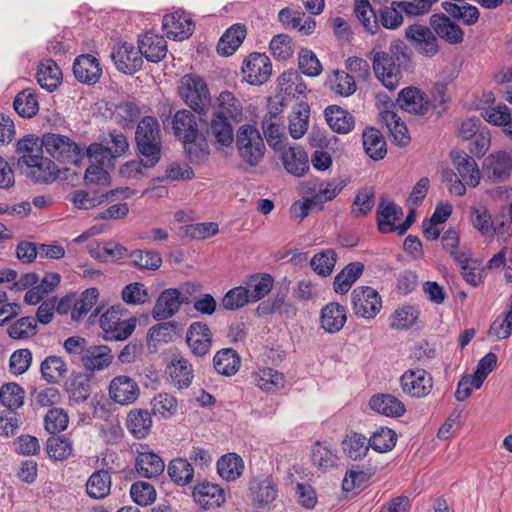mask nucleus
Masks as SVG:
<instances>
[{"label":"nucleus","mask_w":512,"mask_h":512,"mask_svg":"<svg viewBox=\"0 0 512 512\" xmlns=\"http://www.w3.org/2000/svg\"><path fill=\"white\" fill-rule=\"evenodd\" d=\"M430 25L436 36L450 45L461 44L464 40L463 29L446 14H433Z\"/></svg>","instance_id":"nucleus-17"},{"label":"nucleus","mask_w":512,"mask_h":512,"mask_svg":"<svg viewBox=\"0 0 512 512\" xmlns=\"http://www.w3.org/2000/svg\"><path fill=\"white\" fill-rule=\"evenodd\" d=\"M16 152L20 155L18 167L35 183L50 184L59 176L60 170L55 162L43 156L37 136L29 134L20 139Z\"/></svg>","instance_id":"nucleus-2"},{"label":"nucleus","mask_w":512,"mask_h":512,"mask_svg":"<svg viewBox=\"0 0 512 512\" xmlns=\"http://www.w3.org/2000/svg\"><path fill=\"white\" fill-rule=\"evenodd\" d=\"M271 72V61L264 53H251L242 66L244 79L251 85H261L267 82Z\"/></svg>","instance_id":"nucleus-12"},{"label":"nucleus","mask_w":512,"mask_h":512,"mask_svg":"<svg viewBox=\"0 0 512 512\" xmlns=\"http://www.w3.org/2000/svg\"><path fill=\"white\" fill-rule=\"evenodd\" d=\"M286 171L294 176H303L309 169L308 155L301 146H283L278 151Z\"/></svg>","instance_id":"nucleus-25"},{"label":"nucleus","mask_w":512,"mask_h":512,"mask_svg":"<svg viewBox=\"0 0 512 512\" xmlns=\"http://www.w3.org/2000/svg\"><path fill=\"white\" fill-rule=\"evenodd\" d=\"M100 327L107 340L121 341L127 339L135 330L136 319H122L119 308L111 307L100 317Z\"/></svg>","instance_id":"nucleus-9"},{"label":"nucleus","mask_w":512,"mask_h":512,"mask_svg":"<svg viewBox=\"0 0 512 512\" xmlns=\"http://www.w3.org/2000/svg\"><path fill=\"white\" fill-rule=\"evenodd\" d=\"M451 159L458 175L470 187H477L480 183L481 173L473 157L464 151H452Z\"/></svg>","instance_id":"nucleus-22"},{"label":"nucleus","mask_w":512,"mask_h":512,"mask_svg":"<svg viewBox=\"0 0 512 512\" xmlns=\"http://www.w3.org/2000/svg\"><path fill=\"white\" fill-rule=\"evenodd\" d=\"M362 138L364 150L371 159L378 161L386 156V141L380 131L367 128L364 130Z\"/></svg>","instance_id":"nucleus-47"},{"label":"nucleus","mask_w":512,"mask_h":512,"mask_svg":"<svg viewBox=\"0 0 512 512\" xmlns=\"http://www.w3.org/2000/svg\"><path fill=\"white\" fill-rule=\"evenodd\" d=\"M235 145L241 160L250 167H256L265 156L264 140L257 128L250 124L239 127Z\"/></svg>","instance_id":"nucleus-6"},{"label":"nucleus","mask_w":512,"mask_h":512,"mask_svg":"<svg viewBox=\"0 0 512 512\" xmlns=\"http://www.w3.org/2000/svg\"><path fill=\"white\" fill-rule=\"evenodd\" d=\"M138 48L141 56L148 61L157 63L167 53V43L163 36L147 32L138 40Z\"/></svg>","instance_id":"nucleus-32"},{"label":"nucleus","mask_w":512,"mask_h":512,"mask_svg":"<svg viewBox=\"0 0 512 512\" xmlns=\"http://www.w3.org/2000/svg\"><path fill=\"white\" fill-rule=\"evenodd\" d=\"M170 382L178 389H184L191 385L193 380V368L184 357L174 356L166 368Z\"/></svg>","instance_id":"nucleus-28"},{"label":"nucleus","mask_w":512,"mask_h":512,"mask_svg":"<svg viewBox=\"0 0 512 512\" xmlns=\"http://www.w3.org/2000/svg\"><path fill=\"white\" fill-rule=\"evenodd\" d=\"M170 478L178 485H186L192 482L194 470L190 462L183 458L173 459L168 465Z\"/></svg>","instance_id":"nucleus-61"},{"label":"nucleus","mask_w":512,"mask_h":512,"mask_svg":"<svg viewBox=\"0 0 512 512\" xmlns=\"http://www.w3.org/2000/svg\"><path fill=\"white\" fill-rule=\"evenodd\" d=\"M139 392L138 384L126 375L114 377L109 385L110 398L120 405H129L135 402Z\"/></svg>","instance_id":"nucleus-18"},{"label":"nucleus","mask_w":512,"mask_h":512,"mask_svg":"<svg viewBox=\"0 0 512 512\" xmlns=\"http://www.w3.org/2000/svg\"><path fill=\"white\" fill-rule=\"evenodd\" d=\"M46 450L50 458L63 461L72 455L73 446L65 436L54 435L48 438Z\"/></svg>","instance_id":"nucleus-62"},{"label":"nucleus","mask_w":512,"mask_h":512,"mask_svg":"<svg viewBox=\"0 0 512 512\" xmlns=\"http://www.w3.org/2000/svg\"><path fill=\"white\" fill-rule=\"evenodd\" d=\"M111 58L120 72L130 75L139 71L143 64V58L139 48L127 42L114 47Z\"/></svg>","instance_id":"nucleus-14"},{"label":"nucleus","mask_w":512,"mask_h":512,"mask_svg":"<svg viewBox=\"0 0 512 512\" xmlns=\"http://www.w3.org/2000/svg\"><path fill=\"white\" fill-rule=\"evenodd\" d=\"M369 448V440L361 433L350 432L342 440L343 453L354 461L363 459Z\"/></svg>","instance_id":"nucleus-45"},{"label":"nucleus","mask_w":512,"mask_h":512,"mask_svg":"<svg viewBox=\"0 0 512 512\" xmlns=\"http://www.w3.org/2000/svg\"><path fill=\"white\" fill-rule=\"evenodd\" d=\"M512 335V296L504 311L491 323L487 336L493 341L508 339Z\"/></svg>","instance_id":"nucleus-38"},{"label":"nucleus","mask_w":512,"mask_h":512,"mask_svg":"<svg viewBox=\"0 0 512 512\" xmlns=\"http://www.w3.org/2000/svg\"><path fill=\"white\" fill-rule=\"evenodd\" d=\"M188 303V298H181V292L178 289H165L155 303L152 316L157 321L169 319L179 311L181 304Z\"/></svg>","instance_id":"nucleus-16"},{"label":"nucleus","mask_w":512,"mask_h":512,"mask_svg":"<svg viewBox=\"0 0 512 512\" xmlns=\"http://www.w3.org/2000/svg\"><path fill=\"white\" fill-rule=\"evenodd\" d=\"M174 136L184 144L192 163L206 160L210 154L207 137L200 131L196 116L187 109L178 110L172 118Z\"/></svg>","instance_id":"nucleus-3"},{"label":"nucleus","mask_w":512,"mask_h":512,"mask_svg":"<svg viewBox=\"0 0 512 512\" xmlns=\"http://www.w3.org/2000/svg\"><path fill=\"white\" fill-rule=\"evenodd\" d=\"M403 215V209L395 203L381 196L377 208V226L381 233H391L392 225Z\"/></svg>","instance_id":"nucleus-35"},{"label":"nucleus","mask_w":512,"mask_h":512,"mask_svg":"<svg viewBox=\"0 0 512 512\" xmlns=\"http://www.w3.org/2000/svg\"><path fill=\"white\" fill-rule=\"evenodd\" d=\"M212 113L237 123L242 120L243 107L239 99L232 92L226 90L217 97Z\"/></svg>","instance_id":"nucleus-29"},{"label":"nucleus","mask_w":512,"mask_h":512,"mask_svg":"<svg viewBox=\"0 0 512 512\" xmlns=\"http://www.w3.org/2000/svg\"><path fill=\"white\" fill-rule=\"evenodd\" d=\"M36 78L42 88L52 92L60 85L62 72L54 60L47 59L38 65Z\"/></svg>","instance_id":"nucleus-41"},{"label":"nucleus","mask_w":512,"mask_h":512,"mask_svg":"<svg viewBox=\"0 0 512 512\" xmlns=\"http://www.w3.org/2000/svg\"><path fill=\"white\" fill-rule=\"evenodd\" d=\"M98 297L99 292L96 288L83 291L77 299H73L71 318L76 321L82 319L96 304Z\"/></svg>","instance_id":"nucleus-58"},{"label":"nucleus","mask_w":512,"mask_h":512,"mask_svg":"<svg viewBox=\"0 0 512 512\" xmlns=\"http://www.w3.org/2000/svg\"><path fill=\"white\" fill-rule=\"evenodd\" d=\"M255 384L265 391H275L284 386V375L272 368H259L253 374Z\"/></svg>","instance_id":"nucleus-54"},{"label":"nucleus","mask_w":512,"mask_h":512,"mask_svg":"<svg viewBox=\"0 0 512 512\" xmlns=\"http://www.w3.org/2000/svg\"><path fill=\"white\" fill-rule=\"evenodd\" d=\"M370 54L375 76L389 90L396 89L403 73L413 68L411 53L400 40L393 41L386 51L381 50V44L377 41Z\"/></svg>","instance_id":"nucleus-1"},{"label":"nucleus","mask_w":512,"mask_h":512,"mask_svg":"<svg viewBox=\"0 0 512 512\" xmlns=\"http://www.w3.org/2000/svg\"><path fill=\"white\" fill-rule=\"evenodd\" d=\"M42 377L49 383H58L67 373L63 359L56 355L46 357L41 363Z\"/></svg>","instance_id":"nucleus-56"},{"label":"nucleus","mask_w":512,"mask_h":512,"mask_svg":"<svg viewBox=\"0 0 512 512\" xmlns=\"http://www.w3.org/2000/svg\"><path fill=\"white\" fill-rule=\"evenodd\" d=\"M253 502L266 507L278 496V485L272 477L254 478L249 485Z\"/></svg>","instance_id":"nucleus-26"},{"label":"nucleus","mask_w":512,"mask_h":512,"mask_svg":"<svg viewBox=\"0 0 512 512\" xmlns=\"http://www.w3.org/2000/svg\"><path fill=\"white\" fill-rule=\"evenodd\" d=\"M262 130L269 146L278 152L283 149L286 137L283 132L282 124L276 114L269 112L262 120Z\"/></svg>","instance_id":"nucleus-40"},{"label":"nucleus","mask_w":512,"mask_h":512,"mask_svg":"<svg viewBox=\"0 0 512 512\" xmlns=\"http://www.w3.org/2000/svg\"><path fill=\"white\" fill-rule=\"evenodd\" d=\"M441 6L450 18L461 21L467 26L476 24L480 17L478 8L467 2L454 3L445 1Z\"/></svg>","instance_id":"nucleus-37"},{"label":"nucleus","mask_w":512,"mask_h":512,"mask_svg":"<svg viewBox=\"0 0 512 512\" xmlns=\"http://www.w3.org/2000/svg\"><path fill=\"white\" fill-rule=\"evenodd\" d=\"M324 113L326 121L333 131L346 134L353 129L354 117L347 110L337 105H330Z\"/></svg>","instance_id":"nucleus-43"},{"label":"nucleus","mask_w":512,"mask_h":512,"mask_svg":"<svg viewBox=\"0 0 512 512\" xmlns=\"http://www.w3.org/2000/svg\"><path fill=\"white\" fill-rule=\"evenodd\" d=\"M380 117L388 128L393 142L400 146L408 145L410 142L408 129L397 113L392 110H385L380 113Z\"/></svg>","instance_id":"nucleus-44"},{"label":"nucleus","mask_w":512,"mask_h":512,"mask_svg":"<svg viewBox=\"0 0 512 512\" xmlns=\"http://www.w3.org/2000/svg\"><path fill=\"white\" fill-rule=\"evenodd\" d=\"M396 2L392 1L391 6L379 7L376 12L369 0H355L354 12L365 31L370 34H375L380 25L386 29L394 30L402 24V12H404L395 4Z\"/></svg>","instance_id":"nucleus-4"},{"label":"nucleus","mask_w":512,"mask_h":512,"mask_svg":"<svg viewBox=\"0 0 512 512\" xmlns=\"http://www.w3.org/2000/svg\"><path fill=\"white\" fill-rule=\"evenodd\" d=\"M15 111L24 118H31L39 111V103L36 93L32 89L20 91L13 102Z\"/></svg>","instance_id":"nucleus-53"},{"label":"nucleus","mask_w":512,"mask_h":512,"mask_svg":"<svg viewBox=\"0 0 512 512\" xmlns=\"http://www.w3.org/2000/svg\"><path fill=\"white\" fill-rule=\"evenodd\" d=\"M351 306L357 317L374 319L382 308V299L372 287H356L351 293Z\"/></svg>","instance_id":"nucleus-10"},{"label":"nucleus","mask_w":512,"mask_h":512,"mask_svg":"<svg viewBox=\"0 0 512 512\" xmlns=\"http://www.w3.org/2000/svg\"><path fill=\"white\" fill-rule=\"evenodd\" d=\"M483 170L490 180L505 181L512 172V157L505 151L493 153L485 158Z\"/></svg>","instance_id":"nucleus-19"},{"label":"nucleus","mask_w":512,"mask_h":512,"mask_svg":"<svg viewBox=\"0 0 512 512\" xmlns=\"http://www.w3.org/2000/svg\"><path fill=\"white\" fill-rule=\"evenodd\" d=\"M235 122L224 119L220 115L211 114L206 134L212 137L217 148L229 147L234 142Z\"/></svg>","instance_id":"nucleus-23"},{"label":"nucleus","mask_w":512,"mask_h":512,"mask_svg":"<svg viewBox=\"0 0 512 512\" xmlns=\"http://www.w3.org/2000/svg\"><path fill=\"white\" fill-rule=\"evenodd\" d=\"M67 393L76 403L85 402L91 394V381L84 374L73 376L67 384Z\"/></svg>","instance_id":"nucleus-59"},{"label":"nucleus","mask_w":512,"mask_h":512,"mask_svg":"<svg viewBox=\"0 0 512 512\" xmlns=\"http://www.w3.org/2000/svg\"><path fill=\"white\" fill-rule=\"evenodd\" d=\"M135 468L141 477L156 478L163 473L165 464L158 454L142 447L135 459Z\"/></svg>","instance_id":"nucleus-27"},{"label":"nucleus","mask_w":512,"mask_h":512,"mask_svg":"<svg viewBox=\"0 0 512 512\" xmlns=\"http://www.w3.org/2000/svg\"><path fill=\"white\" fill-rule=\"evenodd\" d=\"M243 469V460L235 453L223 455L217 462L219 476L227 481L238 479L242 475Z\"/></svg>","instance_id":"nucleus-48"},{"label":"nucleus","mask_w":512,"mask_h":512,"mask_svg":"<svg viewBox=\"0 0 512 512\" xmlns=\"http://www.w3.org/2000/svg\"><path fill=\"white\" fill-rule=\"evenodd\" d=\"M221 303L224 309L236 311L252 303V300L247 287L237 286L226 292Z\"/></svg>","instance_id":"nucleus-64"},{"label":"nucleus","mask_w":512,"mask_h":512,"mask_svg":"<svg viewBox=\"0 0 512 512\" xmlns=\"http://www.w3.org/2000/svg\"><path fill=\"white\" fill-rule=\"evenodd\" d=\"M364 265L361 262L348 264L334 279V291L338 294H345L353 283L362 275Z\"/></svg>","instance_id":"nucleus-49"},{"label":"nucleus","mask_w":512,"mask_h":512,"mask_svg":"<svg viewBox=\"0 0 512 512\" xmlns=\"http://www.w3.org/2000/svg\"><path fill=\"white\" fill-rule=\"evenodd\" d=\"M138 156L148 159V165H157L162 154V138L158 120L153 116L143 117L135 131Z\"/></svg>","instance_id":"nucleus-5"},{"label":"nucleus","mask_w":512,"mask_h":512,"mask_svg":"<svg viewBox=\"0 0 512 512\" xmlns=\"http://www.w3.org/2000/svg\"><path fill=\"white\" fill-rule=\"evenodd\" d=\"M337 453L327 443L317 442L312 450V461L319 468L327 470L337 465Z\"/></svg>","instance_id":"nucleus-63"},{"label":"nucleus","mask_w":512,"mask_h":512,"mask_svg":"<svg viewBox=\"0 0 512 512\" xmlns=\"http://www.w3.org/2000/svg\"><path fill=\"white\" fill-rule=\"evenodd\" d=\"M162 27L168 38L184 40L191 36L193 22L184 11H176L163 17Z\"/></svg>","instance_id":"nucleus-20"},{"label":"nucleus","mask_w":512,"mask_h":512,"mask_svg":"<svg viewBox=\"0 0 512 512\" xmlns=\"http://www.w3.org/2000/svg\"><path fill=\"white\" fill-rule=\"evenodd\" d=\"M126 426L135 438H145L150 433L152 427L150 413L143 409L131 410L127 415Z\"/></svg>","instance_id":"nucleus-46"},{"label":"nucleus","mask_w":512,"mask_h":512,"mask_svg":"<svg viewBox=\"0 0 512 512\" xmlns=\"http://www.w3.org/2000/svg\"><path fill=\"white\" fill-rule=\"evenodd\" d=\"M405 37L421 55L432 58L439 52L438 39L431 27L413 24L406 28Z\"/></svg>","instance_id":"nucleus-11"},{"label":"nucleus","mask_w":512,"mask_h":512,"mask_svg":"<svg viewBox=\"0 0 512 512\" xmlns=\"http://www.w3.org/2000/svg\"><path fill=\"white\" fill-rule=\"evenodd\" d=\"M111 489V476L106 470H98L92 473L86 483L87 494L94 499H103Z\"/></svg>","instance_id":"nucleus-52"},{"label":"nucleus","mask_w":512,"mask_h":512,"mask_svg":"<svg viewBox=\"0 0 512 512\" xmlns=\"http://www.w3.org/2000/svg\"><path fill=\"white\" fill-rule=\"evenodd\" d=\"M419 314L418 308L413 305L399 307L391 315L390 326L393 329L407 330L416 324Z\"/></svg>","instance_id":"nucleus-60"},{"label":"nucleus","mask_w":512,"mask_h":512,"mask_svg":"<svg viewBox=\"0 0 512 512\" xmlns=\"http://www.w3.org/2000/svg\"><path fill=\"white\" fill-rule=\"evenodd\" d=\"M309 115L310 108L305 102H300L293 108L289 117V132L294 139H299L306 133Z\"/></svg>","instance_id":"nucleus-51"},{"label":"nucleus","mask_w":512,"mask_h":512,"mask_svg":"<svg viewBox=\"0 0 512 512\" xmlns=\"http://www.w3.org/2000/svg\"><path fill=\"white\" fill-rule=\"evenodd\" d=\"M72 70L76 80L88 86L98 83L102 76L100 60L91 54L77 56L73 62Z\"/></svg>","instance_id":"nucleus-15"},{"label":"nucleus","mask_w":512,"mask_h":512,"mask_svg":"<svg viewBox=\"0 0 512 512\" xmlns=\"http://www.w3.org/2000/svg\"><path fill=\"white\" fill-rule=\"evenodd\" d=\"M397 104L402 110L416 115L426 114L431 107V102L416 87L402 89L398 94Z\"/></svg>","instance_id":"nucleus-24"},{"label":"nucleus","mask_w":512,"mask_h":512,"mask_svg":"<svg viewBox=\"0 0 512 512\" xmlns=\"http://www.w3.org/2000/svg\"><path fill=\"white\" fill-rule=\"evenodd\" d=\"M112 360L113 354L110 347L106 345H89L80 362L86 370L95 372L110 366Z\"/></svg>","instance_id":"nucleus-31"},{"label":"nucleus","mask_w":512,"mask_h":512,"mask_svg":"<svg viewBox=\"0 0 512 512\" xmlns=\"http://www.w3.org/2000/svg\"><path fill=\"white\" fill-rule=\"evenodd\" d=\"M193 497L205 509L217 508L225 502V491L217 484L203 482L195 486Z\"/></svg>","instance_id":"nucleus-30"},{"label":"nucleus","mask_w":512,"mask_h":512,"mask_svg":"<svg viewBox=\"0 0 512 512\" xmlns=\"http://www.w3.org/2000/svg\"><path fill=\"white\" fill-rule=\"evenodd\" d=\"M69 200L78 209L90 210L107 202V194L100 188L78 189L70 194Z\"/></svg>","instance_id":"nucleus-36"},{"label":"nucleus","mask_w":512,"mask_h":512,"mask_svg":"<svg viewBox=\"0 0 512 512\" xmlns=\"http://www.w3.org/2000/svg\"><path fill=\"white\" fill-rule=\"evenodd\" d=\"M16 256H65V250L60 245H37L24 241L18 244Z\"/></svg>","instance_id":"nucleus-55"},{"label":"nucleus","mask_w":512,"mask_h":512,"mask_svg":"<svg viewBox=\"0 0 512 512\" xmlns=\"http://www.w3.org/2000/svg\"><path fill=\"white\" fill-rule=\"evenodd\" d=\"M369 406L375 412L391 418H398L406 412L403 402L391 394L373 395L369 400Z\"/></svg>","instance_id":"nucleus-33"},{"label":"nucleus","mask_w":512,"mask_h":512,"mask_svg":"<svg viewBox=\"0 0 512 512\" xmlns=\"http://www.w3.org/2000/svg\"><path fill=\"white\" fill-rule=\"evenodd\" d=\"M39 146L60 163L78 165L83 158V149L65 135L45 133L39 138Z\"/></svg>","instance_id":"nucleus-7"},{"label":"nucleus","mask_w":512,"mask_h":512,"mask_svg":"<svg viewBox=\"0 0 512 512\" xmlns=\"http://www.w3.org/2000/svg\"><path fill=\"white\" fill-rule=\"evenodd\" d=\"M180 96L195 112L205 115L211 106L210 92L204 79L198 75H187L182 78Z\"/></svg>","instance_id":"nucleus-8"},{"label":"nucleus","mask_w":512,"mask_h":512,"mask_svg":"<svg viewBox=\"0 0 512 512\" xmlns=\"http://www.w3.org/2000/svg\"><path fill=\"white\" fill-rule=\"evenodd\" d=\"M403 392L413 398L426 397L432 390V376L423 369L406 371L400 378Z\"/></svg>","instance_id":"nucleus-13"},{"label":"nucleus","mask_w":512,"mask_h":512,"mask_svg":"<svg viewBox=\"0 0 512 512\" xmlns=\"http://www.w3.org/2000/svg\"><path fill=\"white\" fill-rule=\"evenodd\" d=\"M246 34L245 25L239 23L232 25L221 36L217 45V52L222 56L232 55L242 44Z\"/></svg>","instance_id":"nucleus-39"},{"label":"nucleus","mask_w":512,"mask_h":512,"mask_svg":"<svg viewBox=\"0 0 512 512\" xmlns=\"http://www.w3.org/2000/svg\"><path fill=\"white\" fill-rule=\"evenodd\" d=\"M244 284V287L248 288L252 303H255L265 298L271 292L274 279L268 273H255L249 275Z\"/></svg>","instance_id":"nucleus-42"},{"label":"nucleus","mask_w":512,"mask_h":512,"mask_svg":"<svg viewBox=\"0 0 512 512\" xmlns=\"http://www.w3.org/2000/svg\"><path fill=\"white\" fill-rule=\"evenodd\" d=\"M213 364L219 374L231 376L239 370L240 358L234 349L225 348L215 354Z\"/></svg>","instance_id":"nucleus-50"},{"label":"nucleus","mask_w":512,"mask_h":512,"mask_svg":"<svg viewBox=\"0 0 512 512\" xmlns=\"http://www.w3.org/2000/svg\"><path fill=\"white\" fill-rule=\"evenodd\" d=\"M187 344L191 352L199 357L206 355L211 349L212 334L204 322L192 323L186 335Z\"/></svg>","instance_id":"nucleus-21"},{"label":"nucleus","mask_w":512,"mask_h":512,"mask_svg":"<svg viewBox=\"0 0 512 512\" xmlns=\"http://www.w3.org/2000/svg\"><path fill=\"white\" fill-rule=\"evenodd\" d=\"M346 320V308L339 303H328L321 310V327L328 333L339 332L344 327Z\"/></svg>","instance_id":"nucleus-34"},{"label":"nucleus","mask_w":512,"mask_h":512,"mask_svg":"<svg viewBox=\"0 0 512 512\" xmlns=\"http://www.w3.org/2000/svg\"><path fill=\"white\" fill-rule=\"evenodd\" d=\"M369 447L379 453L391 451L397 443V434L388 427H380L370 436Z\"/></svg>","instance_id":"nucleus-57"}]
</instances>
